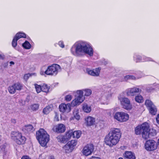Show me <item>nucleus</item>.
I'll return each instance as SVG.
<instances>
[{
  "mask_svg": "<svg viewBox=\"0 0 159 159\" xmlns=\"http://www.w3.org/2000/svg\"><path fill=\"white\" fill-rule=\"evenodd\" d=\"M71 52L73 55L76 56L85 53L91 56L93 53V50L90 44L86 42L75 43L72 47Z\"/></svg>",
  "mask_w": 159,
  "mask_h": 159,
  "instance_id": "obj_1",
  "label": "nucleus"
},
{
  "mask_svg": "<svg viewBox=\"0 0 159 159\" xmlns=\"http://www.w3.org/2000/svg\"><path fill=\"white\" fill-rule=\"evenodd\" d=\"M121 137L119 129L115 128L111 131L105 138V144L111 147L116 145Z\"/></svg>",
  "mask_w": 159,
  "mask_h": 159,
  "instance_id": "obj_2",
  "label": "nucleus"
},
{
  "mask_svg": "<svg viewBox=\"0 0 159 159\" xmlns=\"http://www.w3.org/2000/svg\"><path fill=\"white\" fill-rule=\"evenodd\" d=\"M36 138L43 147L46 146L49 141V136L43 129H40L36 132Z\"/></svg>",
  "mask_w": 159,
  "mask_h": 159,
  "instance_id": "obj_3",
  "label": "nucleus"
},
{
  "mask_svg": "<svg viewBox=\"0 0 159 159\" xmlns=\"http://www.w3.org/2000/svg\"><path fill=\"white\" fill-rule=\"evenodd\" d=\"M61 68L60 66L57 64H54L51 66H49L46 70L42 68L40 71V74L41 75H56L58 72L61 70Z\"/></svg>",
  "mask_w": 159,
  "mask_h": 159,
  "instance_id": "obj_4",
  "label": "nucleus"
},
{
  "mask_svg": "<svg viewBox=\"0 0 159 159\" xmlns=\"http://www.w3.org/2000/svg\"><path fill=\"white\" fill-rule=\"evenodd\" d=\"M11 137L14 142L19 145L24 144L26 140L25 137L22 136L21 134L19 132H12Z\"/></svg>",
  "mask_w": 159,
  "mask_h": 159,
  "instance_id": "obj_5",
  "label": "nucleus"
},
{
  "mask_svg": "<svg viewBox=\"0 0 159 159\" xmlns=\"http://www.w3.org/2000/svg\"><path fill=\"white\" fill-rule=\"evenodd\" d=\"M113 117L114 119L121 123L128 120L129 119V115L126 112L118 111L113 114Z\"/></svg>",
  "mask_w": 159,
  "mask_h": 159,
  "instance_id": "obj_6",
  "label": "nucleus"
},
{
  "mask_svg": "<svg viewBox=\"0 0 159 159\" xmlns=\"http://www.w3.org/2000/svg\"><path fill=\"white\" fill-rule=\"evenodd\" d=\"M118 99L123 108L127 110H130L132 109V106L128 98L120 96L118 97Z\"/></svg>",
  "mask_w": 159,
  "mask_h": 159,
  "instance_id": "obj_7",
  "label": "nucleus"
},
{
  "mask_svg": "<svg viewBox=\"0 0 159 159\" xmlns=\"http://www.w3.org/2000/svg\"><path fill=\"white\" fill-rule=\"evenodd\" d=\"M156 143L153 140H149L146 141L145 144V149L148 151H153L157 148Z\"/></svg>",
  "mask_w": 159,
  "mask_h": 159,
  "instance_id": "obj_8",
  "label": "nucleus"
},
{
  "mask_svg": "<svg viewBox=\"0 0 159 159\" xmlns=\"http://www.w3.org/2000/svg\"><path fill=\"white\" fill-rule=\"evenodd\" d=\"M142 130V136L145 139L148 138V132L149 131V125L148 123L145 122L141 125Z\"/></svg>",
  "mask_w": 159,
  "mask_h": 159,
  "instance_id": "obj_9",
  "label": "nucleus"
},
{
  "mask_svg": "<svg viewBox=\"0 0 159 159\" xmlns=\"http://www.w3.org/2000/svg\"><path fill=\"white\" fill-rule=\"evenodd\" d=\"M93 150L94 147L93 144H88L82 150V153L84 155L87 156L91 155Z\"/></svg>",
  "mask_w": 159,
  "mask_h": 159,
  "instance_id": "obj_10",
  "label": "nucleus"
},
{
  "mask_svg": "<svg viewBox=\"0 0 159 159\" xmlns=\"http://www.w3.org/2000/svg\"><path fill=\"white\" fill-rule=\"evenodd\" d=\"M142 90L137 87H133L128 89L126 91V94L129 96H134L135 94L141 93Z\"/></svg>",
  "mask_w": 159,
  "mask_h": 159,
  "instance_id": "obj_11",
  "label": "nucleus"
},
{
  "mask_svg": "<svg viewBox=\"0 0 159 159\" xmlns=\"http://www.w3.org/2000/svg\"><path fill=\"white\" fill-rule=\"evenodd\" d=\"M101 70V68L100 67L97 68L93 70L87 69L86 72L91 76L98 77L100 75Z\"/></svg>",
  "mask_w": 159,
  "mask_h": 159,
  "instance_id": "obj_12",
  "label": "nucleus"
},
{
  "mask_svg": "<svg viewBox=\"0 0 159 159\" xmlns=\"http://www.w3.org/2000/svg\"><path fill=\"white\" fill-rule=\"evenodd\" d=\"M71 104L69 103H68L67 104L61 103L59 106L60 111L63 113H68L71 110Z\"/></svg>",
  "mask_w": 159,
  "mask_h": 159,
  "instance_id": "obj_13",
  "label": "nucleus"
},
{
  "mask_svg": "<svg viewBox=\"0 0 159 159\" xmlns=\"http://www.w3.org/2000/svg\"><path fill=\"white\" fill-rule=\"evenodd\" d=\"M53 130L57 133L64 132L66 130L65 125L62 124H59L54 126L52 128Z\"/></svg>",
  "mask_w": 159,
  "mask_h": 159,
  "instance_id": "obj_14",
  "label": "nucleus"
},
{
  "mask_svg": "<svg viewBox=\"0 0 159 159\" xmlns=\"http://www.w3.org/2000/svg\"><path fill=\"white\" fill-rule=\"evenodd\" d=\"M84 123L88 126H90L95 124V119L91 116H88L84 118Z\"/></svg>",
  "mask_w": 159,
  "mask_h": 159,
  "instance_id": "obj_15",
  "label": "nucleus"
},
{
  "mask_svg": "<svg viewBox=\"0 0 159 159\" xmlns=\"http://www.w3.org/2000/svg\"><path fill=\"white\" fill-rule=\"evenodd\" d=\"M84 99L85 98L78 97L76 96L75 99L71 102V106L74 107L79 105L82 103Z\"/></svg>",
  "mask_w": 159,
  "mask_h": 159,
  "instance_id": "obj_16",
  "label": "nucleus"
},
{
  "mask_svg": "<svg viewBox=\"0 0 159 159\" xmlns=\"http://www.w3.org/2000/svg\"><path fill=\"white\" fill-rule=\"evenodd\" d=\"M123 155L125 159H136L135 154L131 151H125Z\"/></svg>",
  "mask_w": 159,
  "mask_h": 159,
  "instance_id": "obj_17",
  "label": "nucleus"
},
{
  "mask_svg": "<svg viewBox=\"0 0 159 159\" xmlns=\"http://www.w3.org/2000/svg\"><path fill=\"white\" fill-rule=\"evenodd\" d=\"M34 130V129L33 127L30 125H26L22 129V130L26 133L30 132H32Z\"/></svg>",
  "mask_w": 159,
  "mask_h": 159,
  "instance_id": "obj_18",
  "label": "nucleus"
},
{
  "mask_svg": "<svg viewBox=\"0 0 159 159\" xmlns=\"http://www.w3.org/2000/svg\"><path fill=\"white\" fill-rule=\"evenodd\" d=\"M82 109L83 111L86 113H90L92 110V107L90 105L84 103L83 104Z\"/></svg>",
  "mask_w": 159,
  "mask_h": 159,
  "instance_id": "obj_19",
  "label": "nucleus"
},
{
  "mask_svg": "<svg viewBox=\"0 0 159 159\" xmlns=\"http://www.w3.org/2000/svg\"><path fill=\"white\" fill-rule=\"evenodd\" d=\"M142 76L143 75H141L139 77H135L131 75H127L124 77V81H126L128 80H136V79L141 78Z\"/></svg>",
  "mask_w": 159,
  "mask_h": 159,
  "instance_id": "obj_20",
  "label": "nucleus"
},
{
  "mask_svg": "<svg viewBox=\"0 0 159 159\" xmlns=\"http://www.w3.org/2000/svg\"><path fill=\"white\" fill-rule=\"evenodd\" d=\"M63 149L65 152L68 153L71 152L74 149L70 145H68V143H67L64 146Z\"/></svg>",
  "mask_w": 159,
  "mask_h": 159,
  "instance_id": "obj_21",
  "label": "nucleus"
},
{
  "mask_svg": "<svg viewBox=\"0 0 159 159\" xmlns=\"http://www.w3.org/2000/svg\"><path fill=\"white\" fill-rule=\"evenodd\" d=\"M74 117H72L70 118L71 120H74V118L76 120H79L80 118V116L79 114V111L77 109H75L73 111Z\"/></svg>",
  "mask_w": 159,
  "mask_h": 159,
  "instance_id": "obj_22",
  "label": "nucleus"
},
{
  "mask_svg": "<svg viewBox=\"0 0 159 159\" xmlns=\"http://www.w3.org/2000/svg\"><path fill=\"white\" fill-rule=\"evenodd\" d=\"M149 112L152 115H155L157 112V110L154 105L148 109Z\"/></svg>",
  "mask_w": 159,
  "mask_h": 159,
  "instance_id": "obj_23",
  "label": "nucleus"
},
{
  "mask_svg": "<svg viewBox=\"0 0 159 159\" xmlns=\"http://www.w3.org/2000/svg\"><path fill=\"white\" fill-rule=\"evenodd\" d=\"M73 134V131L72 130H70L68 131L66 134V139L67 140L71 139V138H74Z\"/></svg>",
  "mask_w": 159,
  "mask_h": 159,
  "instance_id": "obj_24",
  "label": "nucleus"
},
{
  "mask_svg": "<svg viewBox=\"0 0 159 159\" xmlns=\"http://www.w3.org/2000/svg\"><path fill=\"white\" fill-rule=\"evenodd\" d=\"M135 100L138 103H141L143 101V98L141 95L138 94L135 96Z\"/></svg>",
  "mask_w": 159,
  "mask_h": 159,
  "instance_id": "obj_25",
  "label": "nucleus"
},
{
  "mask_svg": "<svg viewBox=\"0 0 159 159\" xmlns=\"http://www.w3.org/2000/svg\"><path fill=\"white\" fill-rule=\"evenodd\" d=\"M18 40L21 38H25L26 37V34L23 33H17L15 37Z\"/></svg>",
  "mask_w": 159,
  "mask_h": 159,
  "instance_id": "obj_26",
  "label": "nucleus"
},
{
  "mask_svg": "<svg viewBox=\"0 0 159 159\" xmlns=\"http://www.w3.org/2000/svg\"><path fill=\"white\" fill-rule=\"evenodd\" d=\"M156 134V131L155 129H150L149 131L148 132V138L155 136Z\"/></svg>",
  "mask_w": 159,
  "mask_h": 159,
  "instance_id": "obj_27",
  "label": "nucleus"
},
{
  "mask_svg": "<svg viewBox=\"0 0 159 159\" xmlns=\"http://www.w3.org/2000/svg\"><path fill=\"white\" fill-rule=\"evenodd\" d=\"M81 134V132L80 131H73V138H79Z\"/></svg>",
  "mask_w": 159,
  "mask_h": 159,
  "instance_id": "obj_28",
  "label": "nucleus"
},
{
  "mask_svg": "<svg viewBox=\"0 0 159 159\" xmlns=\"http://www.w3.org/2000/svg\"><path fill=\"white\" fill-rule=\"evenodd\" d=\"M50 87L46 84H43L42 86V91L45 93H48L49 91Z\"/></svg>",
  "mask_w": 159,
  "mask_h": 159,
  "instance_id": "obj_29",
  "label": "nucleus"
},
{
  "mask_svg": "<svg viewBox=\"0 0 159 159\" xmlns=\"http://www.w3.org/2000/svg\"><path fill=\"white\" fill-rule=\"evenodd\" d=\"M83 90V93H84V96H89L92 93V90L89 89H85Z\"/></svg>",
  "mask_w": 159,
  "mask_h": 159,
  "instance_id": "obj_30",
  "label": "nucleus"
},
{
  "mask_svg": "<svg viewBox=\"0 0 159 159\" xmlns=\"http://www.w3.org/2000/svg\"><path fill=\"white\" fill-rule=\"evenodd\" d=\"M145 104L148 109L154 105L153 102L150 100L149 99H147L146 100Z\"/></svg>",
  "mask_w": 159,
  "mask_h": 159,
  "instance_id": "obj_31",
  "label": "nucleus"
},
{
  "mask_svg": "<svg viewBox=\"0 0 159 159\" xmlns=\"http://www.w3.org/2000/svg\"><path fill=\"white\" fill-rule=\"evenodd\" d=\"M52 108L50 106H48L44 108L43 110V112L44 114H48L52 110Z\"/></svg>",
  "mask_w": 159,
  "mask_h": 159,
  "instance_id": "obj_32",
  "label": "nucleus"
},
{
  "mask_svg": "<svg viewBox=\"0 0 159 159\" xmlns=\"http://www.w3.org/2000/svg\"><path fill=\"white\" fill-rule=\"evenodd\" d=\"M135 133L137 135L140 134L141 133H142L141 125L137 126L135 129Z\"/></svg>",
  "mask_w": 159,
  "mask_h": 159,
  "instance_id": "obj_33",
  "label": "nucleus"
},
{
  "mask_svg": "<svg viewBox=\"0 0 159 159\" xmlns=\"http://www.w3.org/2000/svg\"><path fill=\"white\" fill-rule=\"evenodd\" d=\"M23 47L25 49H29L31 47V45L28 41H25L23 44Z\"/></svg>",
  "mask_w": 159,
  "mask_h": 159,
  "instance_id": "obj_34",
  "label": "nucleus"
},
{
  "mask_svg": "<svg viewBox=\"0 0 159 159\" xmlns=\"http://www.w3.org/2000/svg\"><path fill=\"white\" fill-rule=\"evenodd\" d=\"M8 89L10 93L12 94L15 93L16 91L13 85L9 86Z\"/></svg>",
  "mask_w": 159,
  "mask_h": 159,
  "instance_id": "obj_35",
  "label": "nucleus"
},
{
  "mask_svg": "<svg viewBox=\"0 0 159 159\" xmlns=\"http://www.w3.org/2000/svg\"><path fill=\"white\" fill-rule=\"evenodd\" d=\"M76 93V97L80 98H85L83 96V91L82 90H78L75 92Z\"/></svg>",
  "mask_w": 159,
  "mask_h": 159,
  "instance_id": "obj_36",
  "label": "nucleus"
},
{
  "mask_svg": "<svg viewBox=\"0 0 159 159\" xmlns=\"http://www.w3.org/2000/svg\"><path fill=\"white\" fill-rule=\"evenodd\" d=\"M67 143L68 145H70L74 149V146H75L77 144V141L75 140H73L70 141L69 142Z\"/></svg>",
  "mask_w": 159,
  "mask_h": 159,
  "instance_id": "obj_37",
  "label": "nucleus"
},
{
  "mask_svg": "<svg viewBox=\"0 0 159 159\" xmlns=\"http://www.w3.org/2000/svg\"><path fill=\"white\" fill-rule=\"evenodd\" d=\"M16 90H20L22 88V85L19 83H16L13 85Z\"/></svg>",
  "mask_w": 159,
  "mask_h": 159,
  "instance_id": "obj_38",
  "label": "nucleus"
},
{
  "mask_svg": "<svg viewBox=\"0 0 159 159\" xmlns=\"http://www.w3.org/2000/svg\"><path fill=\"white\" fill-rule=\"evenodd\" d=\"M57 139L59 142L64 143L66 140V138L62 135H59L57 137Z\"/></svg>",
  "mask_w": 159,
  "mask_h": 159,
  "instance_id": "obj_39",
  "label": "nucleus"
},
{
  "mask_svg": "<svg viewBox=\"0 0 159 159\" xmlns=\"http://www.w3.org/2000/svg\"><path fill=\"white\" fill-rule=\"evenodd\" d=\"M39 105L38 104H34L30 106V108L33 111H36L39 109Z\"/></svg>",
  "mask_w": 159,
  "mask_h": 159,
  "instance_id": "obj_40",
  "label": "nucleus"
},
{
  "mask_svg": "<svg viewBox=\"0 0 159 159\" xmlns=\"http://www.w3.org/2000/svg\"><path fill=\"white\" fill-rule=\"evenodd\" d=\"M34 86L37 93H39L41 91H42V86H41L40 85L35 84H34Z\"/></svg>",
  "mask_w": 159,
  "mask_h": 159,
  "instance_id": "obj_41",
  "label": "nucleus"
},
{
  "mask_svg": "<svg viewBox=\"0 0 159 159\" xmlns=\"http://www.w3.org/2000/svg\"><path fill=\"white\" fill-rule=\"evenodd\" d=\"M112 95V93L111 90L108 91L105 94V96L106 97L107 99H108L110 98Z\"/></svg>",
  "mask_w": 159,
  "mask_h": 159,
  "instance_id": "obj_42",
  "label": "nucleus"
},
{
  "mask_svg": "<svg viewBox=\"0 0 159 159\" xmlns=\"http://www.w3.org/2000/svg\"><path fill=\"white\" fill-rule=\"evenodd\" d=\"M32 75L36 76V74L35 73H33L31 74H27L25 75L24 76V79L26 80H27L29 77Z\"/></svg>",
  "mask_w": 159,
  "mask_h": 159,
  "instance_id": "obj_43",
  "label": "nucleus"
},
{
  "mask_svg": "<svg viewBox=\"0 0 159 159\" xmlns=\"http://www.w3.org/2000/svg\"><path fill=\"white\" fill-rule=\"evenodd\" d=\"M6 146L2 145L0 146V152L1 153L5 154V151Z\"/></svg>",
  "mask_w": 159,
  "mask_h": 159,
  "instance_id": "obj_44",
  "label": "nucleus"
},
{
  "mask_svg": "<svg viewBox=\"0 0 159 159\" xmlns=\"http://www.w3.org/2000/svg\"><path fill=\"white\" fill-rule=\"evenodd\" d=\"M18 40L17 39L14 37L12 43V45L13 47H16L17 45V41Z\"/></svg>",
  "mask_w": 159,
  "mask_h": 159,
  "instance_id": "obj_45",
  "label": "nucleus"
},
{
  "mask_svg": "<svg viewBox=\"0 0 159 159\" xmlns=\"http://www.w3.org/2000/svg\"><path fill=\"white\" fill-rule=\"evenodd\" d=\"M72 95L69 94L66 95L65 97V100L67 101H70L72 99Z\"/></svg>",
  "mask_w": 159,
  "mask_h": 159,
  "instance_id": "obj_46",
  "label": "nucleus"
},
{
  "mask_svg": "<svg viewBox=\"0 0 159 159\" xmlns=\"http://www.w3.org/2000/svg\"><path fill=\"white\" fill-rule=\"evenodd\" d=\"M54 120L55 121H58L59 120V115L57 113H55Z\"/></svg>",
  "mask_w": 159,
  "mask_h": 159,
  "instance_id": "obj_47",
  "label": "nucleus"
},
{
  "mask_svg": "<svg viewBox=\"0 0 159 159\" xmlns=\"http://www.w3.org/2000/svg\"><path fill=\"white\" fill-rule=\"evenodd\" d=\"M58 44L61 48H64V45L62 41H59L58 43Z\"/></svg>",
  "mask_w": 159,
  "mask_h": 159,
  "instance_id": "obj_48",
  "label": "nucleus"
},
{
  "mask_svg": "<svg viewBox=\"0 0 159 159\" xmlns=\"http://www.w3.org/2000/svg\"><path fill=\"white\" fill-rule=\"evenodd\" d=\"M141 57L140 56H138L136 57V59L135 60L136 62H139L141 61Z\"/></svg>",
  "mask_w": 159,
  "mask_h": 159,
  "instance_id": "obj_49",
  "label": "nucleus"
},
{
  "mask_svg": "<svg viewBox=\"0 0 159 159\" xmlns=\"http://www.w3.org/2000/svg\"><path fill=\"white\" fill-rule=\"evenodd\" d=\"M89 159H101V158L100 157H99L92 156L91 157H90Z\"/></svg>",
  "mask_w": 159,
  "mask_h": 159,
  "instance_id": "obj_50",
  "label": "nucleus"
},
{
  "mask_svg": "<svg viewBox=\"0 0 159 159\" xmlns=\"http://www.w3.org/2000/svg\"><path fill=\"white\" fill-rule=\"evenodd\" d=\"M21 159H31V158L27 156H23Z\"/></svg>",
  "mask_w": 159,
  "mask_h": 159,
  "instance_id": "obj_51",
  "label": "nucleus"
},
{
  "mask_svg": "<svg viewBox=\"0 0 159 159\" xmlns=\"http://www.w3.org/2000/svg\"><path fill=\"white\" fill-rule=\"evenodd\" d=\"M145 60L143 61H152V59L151 58L146 57Z\"/></svg>",
  "mask_w": 159,
  "mask_h": 159,
  "instance_id": "obj_52",
  "label": "nucleus"
},
{
  "mask_svg": "<svg viewBox=\"0 0 159 159\" xmlns=\"http://www.w3.org/2000/svg\"><path fill=\"white\" fill-rule=\"evenodd\" d=\"M156 120L157 123L159 124V114L157 115L156 118Z\"/></svg>",
  "mask_w": 159,
  "mask_h": 159,
  "instance_id": "obj_53",
  "label": "nucleus"
},
{
  "mask_svg": "<svg viewBox=\"0 0 159 159\" xmlns=\"http://www.w3.org/2000/svg\"><path fill=\"white\" fill-rule=\"evenodd\" d=\"M4 58V56L2 54H0V59H3Z\"/></svg>",
  "mask_w": 159,
  "mask_h": 159,
  "instance_id": "obj_54",
  "label": "nucleus"
},
{
  "mask_svg": "<svg viewBox=\"0 0 159 159\" xmlns=\"http://www.w3.org/2000/svg\"><path fill=\"white\" fill-rule=\"evenodd\" d=\"M11 122L12 123L15 124L16 123V120L15 119H12L11 120Z\"/></svg>",
  "mask_w": 159,
  "mask_h": 159,
  "instance_id": "obj_55",
  "label": "nucleus"
},
{
  "mask_svg": "<svg viewBox=\"0 0 159 159\" xmlns=\"http://www.w3.org/2000/svg\"><path fill=\"white\" fill-rule=\"evenodd\" d=\"M10 66H11L12 65L14 64L15 63L13 61H11L10 62Z\"/></svg>",
  "mask_w": 159,
  "mask_h": 159,
  "instance_id": "obj_56",
  "label": "nucleus"
},
{
  "mask_svg": "<svg viewBox=\"0 0 159 159\" xmlns=\"http://www.w3.org/2000/svg\"><path fill=\"white\" fill-rule=\"evenodd\" d=\"M49 159H54V157L53 156H51L49 157Z\"/></svg>",
  "mask_w": 159,
  "mask_h": 159,
  "instance_id": "obj_57",
  "label": "nucleus"
},
{
  "mask_svg": "<svg viewBox=\"0 0 159 159\" xmlns=\"http://www.w3.org/2000/svg\"><path fill=\"white\" fill-rule=\"evenodd\" d=\"M5 66L4 67H6V66H7V65H8V62H7V63H5Z\"/></svg>",
  "mask_w": 159,
  "mask_h": 159,
  "instance_id": "obj_58",
  "label": "nucleus"
},
{
  "mask_svg": "<svg viewBox=\"0 0 159 159\" xmlns=\"http://www.w3.org/2000/svg\"><path fill=\"white\" fill-rule=\"evenodd\" d=\"M124 147H124V146L121 147V149H124Z\"/></svg>",
  "mask_w": 159,
  "mask_h": 159,
  "instance_id": "obj_59",
  "label": "nucleus"
},
{
  "mask_svg": "<svg viewBox=\"0 0 159 159\" xmlns=\"http://www.w3.org/2000/svg\"><path fill=\"white\" fill-rule=\"evenodd\" d=\"M118 159H124L122 157H120Z\"/></svg>",
  "mask_w": 159,
  "mask_h": 159,
  "instance_id": "obj_60",
  "label": "nucleus"
},
{
  "mask_svg": "<svg viewBox=\"0 0 159 159\" xmlns=\"http://www.w3.org/2000/svg\"><path fill=\"white\" fill-rule=\"evenodd\" d=\"M158 144L159 145V139H158Z\"/></svg>",
  "mask_w": 159,
  "mask_h": 159,
  "instance_id": "obj_61",
  "label": "nucleus"
},
{
  "mask_svg": "<svg viewBox=\"0 0 159 159\" xmlns=\"http://www.w3.org/2000/svg\"><path fill=\"white\" fill-rule=\"evenodd\" d=\"M107 64V62H106V63H105V64Z\"/></svg>",
  "mask_w": 159,
  "mask_h": 159,
  "instance_id": "obj_62",
  "label": "nucleus"
},
{
  "mask_svg": "<svg viewBox=\"0 0 159 159\" xmlns=\"http://www.w3.org/2000/svg\"><path fill=\"white\" fill-rule=\"evenodd\" d=\"M148 91L149 92H150V91H151V90H150V91H149H149Z\"/></svg>",
  "mask_w": 159,
  "mask_h": 159,
  "instance_id": "obj_63",
  "label": "nucleus"
}]
</instances>
